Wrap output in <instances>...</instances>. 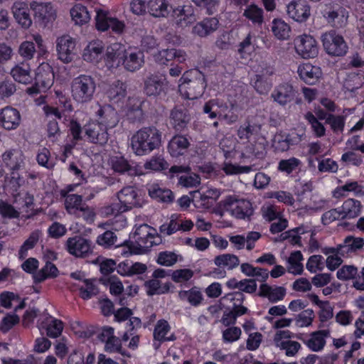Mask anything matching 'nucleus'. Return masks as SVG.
Masks as SVG:
<instances>
[{
    "label": "nucleus",
    "mask_w": 364,
    "mask_h": 364,
    "mask_svg": "<svg viewBox=\"0 0 364 364\" xmlns=\"http://www.w3.org/2000/svg\"><path fill=\"white\" fill-rule=\"evenodd\" d=\"M132 238L134 240V242H124L131 255L143 254L154 245H158L161 242V238L156 230L147 224H141L136 227Z\"/></svg>",
    "instance_id": "f257e3e1"
},
{
    "label": "nucleus",
    "mask_w": 364,
    "mask_h": 364,
    "mask_svg": "<svg viewBox=\"0 0 364 364\" xmlns=\"http://www.w3.org/2000/svg\"><path fill=\"white\" fill-rule=\"evenodd\" d=\"M161 143V133L154 127H144L134 134L131 139L133 151L139 156L149 154Z\"/></svg>",
    "instance_id": "f03ea898"
},
{
    "label": "nucleus",
    "mask_w": 364,
    "mask_h": 364,
    "mask_svg": "<svg viewBox=\"0 0 364 364\" xmlns=\"http://www.w3.org/2000/svg\"><path fill=\"white\" fill-rule=\"evenodd\" d=\"M179 82V91L189 100L200 97L206 87L205 76L197 69L184 73L180 78Z\"/></svg>",
    "instance_id": "7ed1b4c3"
},
{
    "label": "nucleus",
    "mask_w": 364,
    "mask_h": 364,
    "mask_svg": "<svg viewBox=\"0 0 364 364\" xmlns=\"http://www.w3.org/2000/svg\"><path fill=\"white\" fill-rule=\"evenodd\" d=\"M95 89V79L90 75H81L72 81V96L79 103H86L91 101Z\"/></svg>",
    "instance_id": "20e7f679"
},
{
    "label": "nucleus",
    "mask_w": 364,
    "mask_h": 364,
    "mask_svg": "<svg viewBox=\"0 0 364 364\" xmlns=\"http://www.w3.org/2000/svg\"><path fill=\"white\" fill-rule=\"evenodd\" d=\"M54 82V73L52 67L48 63L41 64L35 77V85L27 90L29 94H36L49 89Z\"/></svg>",
    "instance_id": "39448f33"
},
{
    "label": "nucleus",
    "mask_w": 364,
    "mask_h": 364,
    "mask_svg": "<svg viewBox=\"0 0 364 364\" xmlns=\"http://www.w3.org/2000/svg\"><path fill=\"white\" fill-rule=\"evenodd\" d=\"M321 41L326 52L332 56H343L347 53L348 46L342 36L334 31L322 34Z\"/></svg>",
    "instance_id": "423d86ee"
},
{
    "label": "nucleus",
    "mask_w": 364,
    "mask_h": 364,
    "mask_svg": "<svg viewBox=\"0 0 364 364\" xmlns=\"http://www.w3.org/2000/svg\"><path fill=\"white\" fill-rule=\"evenodd\" d=\"M2 161L11 171V183L14 184V187L16 188L19 187L22 179L16 171L21 169L24 165L21 151L18 150L6 151L2 155Z\"/></svg>",
    "instance_id": "0eeeda50"
},
{
    "label": "nucleus",
    "mask_w": 364,
    "mask_h": 364,
    "mask_svg": "<svg viewBox=\"0 0 364 364\" xmlns=\"http://www.w3.org/2000/svg\"><path fill=\"white\" fill-rule=\"evenodd\" d=\"M224 208L237 219H249L253 214L252 203L246 200H237L232 196L223 201Z\"/></svg>",
    "instance_id": "6e6552de"
},
{
    "label": "nucleus",
    "mask_w": 364,
    "mask_h": 364,
    "mask_svg": "<svg viewBox=\"0 0 364 364\" xmlns=\"http://www.w3.org/2000/svg\"><path fill=\"white\" fill-rule=\"evenodd\" d=\"M190 168L183 166H173L168 171L170 178L178 179V183L183 187H195L200 184V178L198 175L189 173Z\"/></svg>",
    "instance_id": "1a4fd4ad"
},
{
    "label": "nucleus",
    "mask_w": 364,
    "mask_h": 364,
    "mask_svg": "<svg viewBox=\"0 0 364 364\" xmlns=\"http://www.w3.org/2000/svg\"><path fill=\"white\" fill-rule=\"evenodd\" d=\"M30 7L34 12L35 18L44 26L51 24L57 17L56 10L51 3L32 1Z\"/></svg>",
    "instance_id": "9d476101"
},
{
    "label": "nucleus",
    "mask_w": 364,
    "mask_h": 364,
    "mask_svg": "<svg viewBox=\"0 0 364 364\" xmlns=\"http://www.w3.org/2000/svg\"><path fill=\"white\" fill-rule=\"evenodd\" d=\"M58 59L65 63L71 62L76 55V43L68 35L58 37L55 41Z\"/></svg>",
    "instance_id": "9b49d317"
},
{
    "label": "nucleus",
    "mask_w": 364,
    "mask_h": 364,
    "mask_svg": "<svg viewBox=\"0 0 364 364\" xmlns=\"http://www.w3.org/2000/svg\"><path fill=\"white\" fill-rule=\"evenodd\" d=\"M296 53L303 58H315L318 53L316 40L311 36L302 35L294 39Z\"/></svg>",
    "instance_id": "f8f14e48"
},
{
    "label": "nucleus",
    "mask_w": 364,
    "mask_h": 364,
    "mask_svg": "<svg viewBox=\"0 0 364 364\" xmlns=\"http://www.w3.org/2000/svg\"><path fill=\"white\" fill-rule=\"evenodd\" d=\"M109 163L112 168L121 174L127 173L129 176L141 175L142 171L132 161L127 160L124 156L117 154L110 157Z\"/></svg>",
    "instance_id": "ddd939ff"
},
{
    "label": "nucleus",
    "mask_w": 364,
    "mask_h": 364,
    "mask_svg": "<svg viewBox=\"0 0 364 364\" xmlns=\"http://www.w3.org/2000/svg\"><path fill=\"white\" fill-rule=\"evenodd\" d=\"M328 23L335 28H344L348 23V12L341 6L326 9L323 14Z\"/></svg>",
    "instance_id": "4468645a"
},
{
    "label": "nucleus",
    "mask_w": 364,
    "mask_h": 364,
    "mask_svg": "<svg viewBox=\"0 0 364 364\" xmlns=\"http://www.w3.org/2000/svg\"><path fill=\"white\" fill-rule=\"evenodd\" d=\"M288 16L295 21L305 22L310 16V6L306 0H293L287 6Z\"/></svg>",
    "instance_id": "2eb2a0df"
},
{
    "label": "nucleus",
    "mask_w": 364,
    "mask_h": 364,
    "mask_svg": "<svg viewBox=\"0 0 364 364\" xmlns=\"http://www.w3.org/2000/svg\"><path fill=\"white\" fill-rule=\"evenodd\" d=\"M144 91L148 96L156 97L167 90L166 78L158 75L150 74L144 80Z\"/></svg>",
    "instance_id": "dca6fc26"
},
{
    "label": "nucleus",
    "mask_w": 364,
    "mask_h": 364,
    "mask_svg": "<svg viewBox=\"0 0 364 364\" xmlns=\"http://www.w3.org/2000/svg\"><path fill=\"white\" fill-rule=\"evenodd\" d=\"M66 247L70 254L77 257H85L91 251V242L81 236H75L67 240Z\"/></svg>",
    "instance_id": "f3484780"
},
{
    "label": "nucleus",
    "mask_w": 364,
    "mask_h": 364,
    "mask_svg": "<svg viewBox=\"0 0 364 364\" xmlns=\"http://www.w3.org/2000/svg\"><path fill=\"white\" fill-rule=\"evenodd\" d=\"M296 91L289 83H282L277 85L271 94L274 102L281 106H284L293 102L296 97Z\"/></svg>",
    "instance_id": "a211bd4d"
},
{
    "label": "nucleus",
    "mask_w": 364,
    "mask_h": 364,
    "mask_svg": "<svg viewBox=\"0 0 364 364\" xmlns=\"http://www.w3.org/2000/svg\"><path fill=\"white\" fill-rule=\"evenodd\" d=\"M84 131L92 143L104 145L108 141L107 129L99 122H91L85 125Z\"/></svg>",
    "instance_id": "6ab92c4d"
},
{
    "label": "nucleus",
    "mask_w": 364,
    "mask_h": 364,
    "mask_svg": "<svg viewBox=\"0 0 364 364\" xmlns=\"http://www.w3.org/2000/svg\"><path fill=\"white\" fill-rule=\"evenodd\" d=\"M117 198L123 207L127 208V211L141 206V199L137 191L132 186L124 187L119 191L117 193Z\"/></svg>",
    "instance_id": "aec40b11"
},
{
    "label": "nucleus",
    "mask_w": 364,
    "mask_h": 364,
    "mask_svg": "<svg viewBox=\"0 0 364 364\" xmlns=\"http://www.w3.org/2000/svg\"><path fill=\"white\" fill-rule=\"evenodd\" d=\"M171 17L180 27H186L196 21L193 9L190 5L172 8Z\"/></svg>",
    "instance_id": "412c9836"
},
{
    "label": "nucleus",
    "mask_w": 364,
    "mask_h": 364,
    "mask_svg": "<svg viewBox=\"0 0 364 364\" xmlns=\"http://www.w3.org/2000/svg\"><path fill=\"white\" fill-rule=\"evenodd\" d=\"M186 59L187 55L185 51L175 48L160 50L155 55V60L159 65H168L171 61L182 63L185 62Z\"/></svg>",
    "instance_id": "4be33fe9"
},
{
    "label": "nucleus",
    "mask_w": 364,
    "mask_h": 364,
    "mask_svg": "<svg viewBox=\"0 0 364 364\" xmlns=\"http://www.w3.org/2000/svg\"><path fill=\"white\" fill-rule=\"evenodd\" d=\"M21 114L11 107H6L0 111V124L7 130L16 129L20 124Z\"/></svg>",
    "instance_id": "5701e85b"
},
{
    "label": "nucleus",
    "mask_w": 364,
    "mask_h": 364,
    "mask_svg": "<svg viewBox=\"0 0 364 364\" xmlns=\"http://www.w3.org/2000/svg\"><path fill=\"white\" fill-rule=\"evenodd\" d=\"M99 123L107 129L115 127L119 123V118L117 112L110 105H105L97 111Z\"/></svg>",
    "instance_id": "b1692460"
},
{
    "label": "nucleus",
    "mask_w": 364,
    "mask_h": 364,
    "mask_svg": "<svg viewBox=\"0 0 364 364\" xmlns=\"http://www.w3.org/2000/svg\"><path fill=\"white\" fill-rule=\"evenodd\" d=\"M170 123L178 132L183 131L191 120V116L184 108L174 107L170 113Z\"/></svg>",
    "instance_id": "393cba45"
},
{
    "label": "nucleus",
    "mask_w": 364,
    "mask_h": 364,
    "mask_svg": "<svg viewBox=\"0 0 364 364\" xmlns=\"http://www.w3.org/2000/svg\"><path fill=\"white\" fill-rule=\"evenodd\" d=\"M11 10L14 17L23 28H28L31 26L32 20L26 3L16 1L13 4Z\"/></svg>",
    "instance_id": "a878e982"
},
{
    "label": "nucleus",
    "mask_w": 364,
    "mask_h": 364,
    "mask_svg": "<svg viewBox=\"0 0 364 364\" xmlns=\"http://www.w3.org/2000/svg\"><path fill=\"white\" fill-rule=\"evenodd\" d=\"M298 74L300 78L306 83L314 85L321 76L322 72L319 67L304 63L298 68Z\"/></svg>",
    "instance_id": "bb28decb"
},
{
    "label": "nucleus",
    "mask_w": 364,
    "mask_h": 364,
    "mask_svg": "<svg viewBox=\"0 0 364 364\" xmlns=\"http://www.w3.org/2000/svg\"><path fill=\"white\" fill-rule=\"evenodd\" d=\"M95 20L97 29L103 31L111 28L116 33H121L124 27L122 21L117 18L107 17L103 12H97Z\"/></svg>",
    "instance_id": "cd10ccee"
},
{
    "label": "nucleus",
    "mask_w": 364,
    "mask_h": 364,
    "mask_svg": "<svg viewBox=\"0 0 364 364\" xmlns=\"http://www.w3.org/2000/svg\"><path fill=\"white\" fill-rule=\"evenodd\" d=\"M103 50L104 46L102 41H92L84 49L82 58L87 62L97 63L103 58Z\"/></svg>",
    "instance_id": "c85d7f7f"
},
{
    "label": "nucleus",
    "mask_w": 364,
    "mask_h": 364,
    "mask_svg": "<svg viewBox=\"0 0 364 364\" xmlns=\"http://www.w3.org/2000/svg\"><path fill=\"white\" fill-rule=\"evenodd\" d=\"M259 295L266 297L272 303L282 301L286 295V289L283 287L270 286L267 284H262L259 287Z\"/></svg>",
    "instance_id": "c756f323"
},
{
    "label": "nucleus",
    "mask_w": 364,
    "mask_h": 364,
    "mask_svg": "<svg viewBox=\"0 0 364 364\" xmlns=\"http://www.w3.org/2000/svg\"><path fill=\"white\" fill-rule=\"evenodd\" d=\"M219 26V21L215 17L205 18L196 23L193 28V33L200 37H206L215 32Z\"/></svg>",
    "instance_id": "7c9ffc66"
},
{
    "label": "nucleus",
    "mask_w": 364,
    "mask_h": 364,
    "mask_svg": "<svg viewBox=\"0 0 364 364\" xmlns=\"http://www.w3.org/2000/svg\"><path fill=\"white\" fill-rule=\"evenodd\" d=\"M144 54L141 51L133 52L124 50L122 64L125 69L134 72L139 70L144 64Z\"/></svg>",
    "instance_id": "2f4dec72"
},
{
    "label": "nucleus",
    "mask_w": 364,
    "mask_h": 364,
    "mask_svg": "<svg viewBox=\"0 0 364 364\" xmlns=\"http://www.w3.org/2000/svg\"><path fill=\"white\" fill-rule=\"evenodd\" d=\"M189 145L187 138L182 135H176L169 141L168 149L172 156L178 157L186 152Z\"/></svg>",
    "instance_id": "473e14b6"
},
{
    "label": "nucleus",
    "mask_w": 364,
    "mask_h": 364,
    "mask_svg": "<svg viewBox=\"0 0 364 364\" xmlns=\"http://www.w3.org/2000/svg\"><path fill=\"white\" fill-rule=\"evenodd\" d=\"M38 326L40 329H46L47 336L50 338L58 337L63 329V322L51 316H47Z\"/></svg>",
    "instance_id": "72a5a7b5"
},
{
    "label": "nucleus",
    "mask_w": 364,
    "mask_h": 364,
    "mask_svg": "<svg viewBox=\"0 0 364 364\" xmlns=\"http://www.w3.org/2000/svg\"><path fill=\"white\" fill-rule=\"evenodd\" d=\"M330 336L329 330H320L313 332L306 341L307 346L313 351L322 350L326 344L325 338Z\"/></svg>",
    "instance_id": "f704fd0d"
},
{
    "label": "nucleus",
    "mask_w": 364,
    "mask_h": 364,
    "mask_svg": "<svg viewBox=\"0 0 364 364\" xmlns=\"http://www.w3.org/2000/svg\"><path fill=\"white\" fill-rule=\"evenodd\" d=\"M120 48V45L117 43L107 48L105 55L103 57H105L106 63L109 66H118L122 63L124 50Z\"/></svg>",
    "instance_id": "c9c22d12"
},
{
    "label": "nucleus",
    "mask_w": 364,
    "mask_h": 364,
    "mask_svg": "<svg viewBox=\"0 0 364 364\" xmlns=\"http://www.w3.org/2000/svg\"><path fill=\"white\" fill-rule=\"evenodd\" d=\"M363 245V238L348 236L344 240L343 243L338 245V252L339 255L343 256L345 254H348L349 252H355L361 249Z\"/></svg>",
    "instance_id": "e433bc0d"
},
{
    "label": "nucleus",
    "mask_w": 364,
    "mask_h": 364,
    "mask_svg": "<svg viewBox=\"0 0 364 364\" xmlns=\"http://www.w3.org/2000/svg\"><path fill=\"white\" fill-rule=\"evenodd\" d=\"M61 195L65 198V207L70 214H77L85 203H82V196L77 194H67L64 191Z\"/></svg>",
    "instance_id": "4c0bfd02"
},
{
    "label": "nucleus",
    "mask_w": 364,
    "mask_h": 364,
    "mask_svg": "<svg viewBox=\"0 0 364 364\" xmlns=\"http://www.w3.org/2000/svg\"><path fill=\"white\" fill-rule=\"evenodd\" d=\"M13 78L22 84H28L32 81L31 68L28 64L21 63L15 66L11 71Z\"/></svg>",
    "instance_id": "58836bf2"
},
{
    "label": "nucleus",
    "mask_w": 364,
    "mask_h": 364,
    "mask_svg": "<svg viewBox=\"0 0 364 364\" xmlns=\"http://www.w3.org/2000/svg\"><path fill=\"white\" fill-rule=\"evenodd\" d=\"M147 8L149 14L156 18L166 17L169 13L166 0H149Z\"/></svg>",
    "instance_id": "ea45409f"
},
{
    "label": "nucleus",
    "mask_w": 364,
    "mask_h": 364,
    "mask_svg": "<svg viewBox=\"0 0 364 364\" xmlns=\"http://www.w3.org/2000/svg\"><path fill=\"white\" fill-rule=\"evenodd\" d=\"M127 95V85L121 80L113 82L107 90V95L110 100L119 102Z\"/></svg>",
    "instance_id": "a19ab883"
},
{
    "label": "nucleus",
    "mask_w": 364,
    "mask_h": 364,
    "mask_svg": "<svg viewBox=\"0 0 364 364\" xmlns=\"http://www.w3.org/2000/svg\"><path fill=\"white\" fill-rule=\"evenodd\" d=\"M361 203L360 201L349 198L344 201L341 207L343 218H354L361 212Z\"/></svg>",
    "instance_id": "79ce46f5"
},
{
    "label": "nucleus",
    "mask_w": 364,
    "mask_h": 364,
    "mask_svg": "<svg viewBox=\"0 0 364 364\" xmlns=\"http://www.w3.org/2000/svg\"><path fill=\"white\" fill-rule=\"evenodd\" d=\"M214 264L219 267H226L232 270L240 264V259L237 256L233 254H223L216 256L214 259Z\"/></svg>",
    "instance_id": "37998d69"
},
{
    "label": "nucleus",
    "mask_w": 364,
    "mask_h": 364,
    "mask_svg": "<svg viewBox=\"0 0 364 364\" xmlns=\"http://www.w3.org/2000/svg\"><path fill=\"white\" fill-rule=\"evenodd\" d=\"M263 9L256 4H250L246 7L243 16L251 21L255 25H262L264 21Z\"/></svg>",
    "instance_id": "c03bdc74"
},
{
    "label": "nucleus",
    "mask_w": 364,
    "mask_h": 364,
    "mask_svg": "<svg viewBox=\"0 0 364 364\" xmlns=\"http://www.w3.org/2000/svg\"><path fill=\"white\" fill-rule=\"evenodd\" d=\"M149 196L159 201L171 203L173 200V194L169 189H164L158 185H153L149 188Z\"/></svg>",
    "instance_id": "a18cd8bd"
},
{
    "label": "nucleus",
    "mask_w": 364,
    "mask_h": 364,
    "mask_svg": "<svg viewBox=\"0 0 364 364\" xmlns=\"http://www.w3.org/2000/svg\"><path fill=\"white\" fill-rule=\"evenodd\" d=\"M72 19L75 24L82 25L87 23L90 18L87 8L81 4L74 6L70 10Z\"/></svg>",
    "instance_id": "49530a36"
},
{
    "label": "nucleus",
    "mask_w": 364,
    "mask_h": 364,
    "mask_svg": "<svg viewBox=\"0 0 364 364\" xmlns=\"http://www.w3.org/2000/svg\"><path fill=\"white\" fill-rule=\"evenodd\" d=\"M272 31L274 36L281 40L287 39L291 31L290 26L281 19H274L272 21Z\"/></svg>",
    "instance_id": "de8ad7c7"
},
{
    "label": "nucleus",
    "mask_w": 364,
    "mask_h": 364,
    "mask_svg": "<svg viewBox=\"0 0 364 364\" xmlns=\"http://www.w3.org/2000/svg\"><path fill=\"white\" fill-rule=\"evenodd\" d=\"M179 298L183 301H188L193 306L199 305L203 300L201 292L196 287L188 291H181L178 293Z\"/></svg>",
    "instance_id": "09e8293b"
},
{
    "label": "nucleus",
    "mask_w": 364,
    "mask_h": 364,
    "mask_svg": "<svg viewBox=\"0 0 364 364\" xmlns=\"http://www.w3.org/2000/svg\"><path fill=\"white\" fill-rule=\"evenodd\" d=\"M170 285V283H166L164 285H161V282L156 279H151L145 283V286L147 288V294L149 295L167 293L169 291Z\"/></svg>",
    "instance_id": "8fccbe9b"
},
{
    "label": "nucleus",
    "mask_w": 364,
    "mask_h": 364,
    "mask_svg": "<svg viewBox=\"0 0 364 364\" xmlns=\"http://www.w3.org/2000/svg\"><path fill=\"white\" fill-rule=\"evenodd\" d=\"M94 282L95 280L92 279L83 280V284L79 287L80 296L82 299H90L97 294L98 289Z\"/></svg>",
    "instance_id": "3c124183"
},
{
    "label": "nucleus",
    "mask_w": 364,
    "mask_h": 364,
    "mask_svg": "<svg viewBox=\"0 0 364 364\" xmlns=\"http://www.w3.org/2000/svg\"><path fill=\"white\" fill-rule=\"evenodd\" d=\"M301 162L299 159L291 157L288 159H282L278 164V170L281 172L290 174L296 171L301 166Z\"/></svg>",
    "instance_id": "603ef678"
},
{
    "label": "nucleus",
    "mask_w": 364,
    "mask_h": 364,
    "mask_svg": "<svg viewBox=\"0 0 364 364\" xmlns=\"http://www.w3.org/2000/svg\"><path fill=\"white\" fill-rule=\"evenodd\" d=\"M364 84V77L358 74H350L346 79L343 87L349 92H353Z\"/></svg>",
    "instance_id": "864d4df0"
},
{
    "label": "nucleus",
    "mask_w": 364,
    "mask_h": 364,
    "mask_svg": "<svg viewBox=\"0 0 364 364\" xmlns=\"http://www.w3.org/2000/svg\"><path fill=\"white\" fill-rule=\"evenodd\" d=\"M253 86L259 94L266 95L270 90L272 83L267 78L263 77L262 75H256Z\"/></svg>",
    "instance_id": "5fc2aeb1"
},
{
    "label": "nucleus",
    "mask_w": 364,
    "mask_h": 364,
    "mask_svg": "<svg viewBox=\"0 0 364 364\" xmlns=\"http://www.w3.org/2000/svg\"><path fill=\"white\" fill-rule=\"evenodd\" d=\"M127 211V208H124L119 201L106 205L101 209L102 214L107 217L117 216Z\"/></svg>",
    "instance_id": "6e6d98bb"
},
{
    "label": "nucleus",
    "mask_w": 364,
    "mask_h": 364,
    "mask_svg": "<svg viewBox=\"0 0 364 364\" xmlns=\"http://www.w3.org/2000/svg\"><path fill=\"white\" fill-rule=\"evenodd\" d=\"M358 274V269L353 265H344L337 272V277L340 280L346 281L355 279Z\"/></svg>",
    "instance_id": "4d7b16f0"
},
{
    "label": "nucleus",
    "mask_w": 364,
    "mask_h": 364,
    "mask_svg": "<svg viewBox=\"0 0 364 364\" xmlns=\"http://www.w3.org/2000/svg\"><path fill=\"white\" fill-rule=\"evenodd\" d=\"M314 318L312 309H308L301 312L296 318V323L299 327L309 326L311 324Z\"/></svg>",
    "instance_id": "13d9d810"
},
{
    "label": "nucleus",
    "mask_w": 364,
    "mask_h": 364,
    "mask_svg": "<svg viewBox=\"0 0 364 364\" xmlns=\"http://www.w3.org/2000/svg\"><path fill=\"white\" fill-rule=\"evenodd\" d=\"M20 321L19 316L15 314H8L3 318L0 323V331L3 333L8 332Z\"/></svg>",
    "instance_id": "bf43d9fd"
},
{
    "label": "nucleus",
    "mask_w": 364,
    "mask_h": 364,
    "mask_svg": "<svg viewBox=\"0 0 364 364\" xmlns=\"http://www.w3.org/2000/svg\"><path fill=\"white\" fill-rule=\"evenodd\" d=\"M322 259L323 257L321 255H316L311 256L308 259L306 269L311 273L322 271L324 268V264Z\"/></svg>",
    "instance_id": "052dcab7"
},
{
    "label": "nucleus",
    "mask_w": 364,
    "mask_h": 364,
    "mask_svg": "<svg viewBox=\"0 0 364 364\" xmlns=\"http://www.w3.org/2000/svg\"><path fill=\"white\" fill-rule=\"evenodd\" d=\"M327 124L335 133L342 132L345 125V119L343 116L328 115Z\"/></svg>",
    "instance_id": "680f3d73"
},
{
    "label": "nucleus",
    "mask_w": 364,
    "mask_h": 364,
    "mask_svg": "<svg viewBox=\"0 0 364 364\" xmlns=\"http://www.w3.org/2000/svg\"><path fill=\"white\" fill-rule=\"evenodd\" d=\"M169 331V326L166 321H158L154 331V337L159 341H166V335Z\"/></svg>",
    "instance_id": "e2e57ef3"
},
{
    "label": "nucleus",
    "mask_w": 364,
    "mask_h": 364,
    "mask_svg": "<svg viewBox=\"0 0 364 364\" xmlns=\"http://www.w3.org/2000/svg\"><path fill=\"white\" fill-rule=\"evenodd\" d=\"M39 238V232L36 231L32 232L29 237L24 242L19 250L20 257H24L26 255V252L29 249H32Z\"/></svg>",
    "instance_id": "0e129e2a"
},
{
    "label": "nucleus",
    "mask_w": 364,
    "mask_h": 364,
    "mask_svg": "<svg viewBox=\"0 0 364 364\" xmlns=\"http://www.w3.org/2000/svg\"><path fill=\"white\" fill-rule=\"evenodd\" d=\"M117 235L112 231H106L103 234L98 236L97 242L102 246L105 247H110L112 245H117Z\"/></svg>",
    "instance_id": "69168bd1"
},
{
    "label": "nucleus",
    "mask_w": 364,
    "mask_h": 364,
    "mask_svg": "<svg viewBox=\"0 0 364 364\" xmlns=\"http://www.w3.org/2000/svg\"><path fill=\"white\" fill-rule=\"evenodd\" d=\"M220 196V191L217 189H209L205 194L200 196L201 205L205 208L213 205V200H215Z\"/></svg>",
    "instance_id": "338daca9"
},
{
    "label": "nucleus",
    "mask_w": 364,
    "mask_h": 364,
    "mask_svg": "<svg viewBox=\"0 0 364 364\" xmlns=\"http://www.w3.org/2000/svg\"><path fill=\"white\" fill-rule=\"evenodd\" d=\"M177 262V255L171 252H162L159 253L157 262L164 266L170 267Z\"/></svg>",
    "instance_id": "774afa93"
}]
</instances>
